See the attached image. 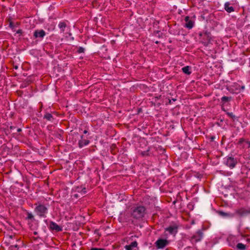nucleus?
Here are the masks:
<instances>
[{
    "label": "nucleus",
    "instance_id": "obj_14",
    "mask_svg": "<svg viewBox=\"0 0 250 250\" xmlns=\"http://www.w3.org/2000/svg\"><path fill=\"white\" fill-rule=\"evenodd\" d=\"M230 4L229 2H226L224 4V8L228 13H231L234 11V8L232 6H230Z\"/></svg>",
    "mask_w": 250,
    "mask_h": 250
},
{
    "label": "nucleus",
    "instance_id": "obj_27",
    "mask_svg": "<svg viewBox=\"0 0 250 250\" xmlns=\"http://www.w3.org/2000/svg\"><path fill=\"white\" fill-rule=\"evenodd\" d=\"M149 150H147V151H142L141 152V154L143 155V156H146V155H148V151Z\"/></svg>",
    "mask_w": 250,
    "mask_h": 250
},
{
    "label": "nucleus",
    "instance_id": "obj_26",
    "mask_svg": "<svg viewBox=\"0 0 250 250\" xmlns=\"http://www.w3.org/2000/svg\"><path fill=\"white\" fill-rule=\"evenodd\" d=\"M245 141H246V140L245 139H244L243 138H241L239 139L238 144L239 145H242V144L244 145V143H245Z\"/></svg>",
    "mask_w": 250,
    "mask_h": 250
},
{
    "label": "nucleus",
    "instance_id": "obj_17",
    "mask_svg": "<svg viewBox=\"0 0 250 250\" xmlns=\"http://www.w3.org/2000/svg\"><path fill=\"white\" fill-rule=\"evenodd\" d=\"M190 67L189 66H186L182 68L183 72L186 74L189 75L191 74V71H190Z\"/></svg>",
    "mask_w": 250,
    "mask_h": 250
},
{
    "label": "nucleus",
    "instance_id": "obj_13",
    "mask_svg": "<svg viewBox=\"0 0 250 250\" xmlns=\"http://www.w3.org/2000/svg\"><path fill=\"white\" fill-rule=\"evenodd\" d=\"M138 243L136 241H133L128 245H125V248L126 250H133L134 248L137 247Z\"/></svg>",
    "mask_w": 250,
    "mask_h": 250
},
{
    "label": "nucleus",
    "instance_id": "obj_34",
    "mask_svg": "<svg viewBox=\"0 0 250 250\" xmlns=\"http://www.w3.org/2000/svg\"><path fill=\"white\" fill-rule=\"evenodd\" d=\"M247 241L248 242H250V238H248V239H247Z\"/></svg>",
    "mask_w": 250,
    "mask_h": 250
},
{
    "label": "nucleus",
    "instance_id": "obj_8",
    "mask_svg": "<svg viewBox=\"0 0 250 250\" xmlns=\"http://www.w3.org/2000/svg\"><path fill=\"white\" fill-rule=\"evenodd\" d=\"M185 21L186 22L185 25L186 28L190 29L193 27L194 22L193 21L189 20L188 16H186L185 18Z\"/></svg>",
    "mask_w": 250,
    "mask_h": 250
},
{
    "label": "nucleus",
    "instance_id": "obj_21",
    "mask_svg": "<svg viewBox=\"0 0 250 250\" xmlns=\"http://www.w3.org/2000/svg\"><path fill=\"white\" fill-rule=\"evenodd\" d=\"M226 114L230 117L233 121H235L237 119V117L233 114L232 112H226Z\"/></svg>",
    "mask_w": 250,
    "mask_h": 250
},
{
    "label": "nucleus",
    "instance_id": "obj_18",
    "mask_svg": "<svg viewBox=\"0 0 250 250\" xmlns=\"http://www.w3.org/2000/svg\"><path fill=\"white\" fill-rule=\"evenodd\" d=\"M58 26L60 28V29H61V31L62 32H63L64 31V28L66 26V24L64 22L61 21L59 22V23L58 24Z\"/></svg>",
    "mask_w": 250,
    "mask_h": 250
},
{
    "label": "nucleus",
    "instance_id": "obj_24",
    "mask_svg": "<svg viewBox=\"0 0 250 250\" xmlns=\"http://www.w3.org/2000/svg\"><path fill=\"white\" fill-rule=\"evenodd\" d=\"M243 147H247L248 148H250V142L248 141H246L245 143L243 145Z\"/></svg>",
    "mask_w": 250,
    "mask_h": 250
},
{
    "label": "nucleus",
    "instance_id": "obj_5",
    "mask_svg": "<svg viewBox=\"0 0 250 250\" xmlns=\"http://www.w3.org/2000/svg\"><path fill=\"white\" fill-rule=\"evenodd\" d=\"M169 243L168 240L162 238L158 239L155 243L157 249H163Z\"/></svg>",
    "mask_w": 250,
    "mask_h": 250
},
{
    "label": "nucleus",
    "instance_id": "obj_6",
    "mask_svg": "<svg viewBox=\"0 0 250 250\" xmlns=\"http://www.w3.org/2000/svg\"><path fill=\"white\" fill-rule=\"evenodd\" d=\"M250 213V209H246L245 208H241L238 209H236L234 211L233 214L235 215H238L240 217H242L245 216L248 214Z\"/></svg>",
    "mask_w": 250,
    "mask_h": 250
},
{
    "label": "nucleus",
    "instance_id": "obj_9",
    "mask_svg": "<svg viewBox=\"0 0 250 250\" xmlns=\"http://www.w3.org/2000/svg\"><path fill=\"white\" fill-rule=\"evenodd\" d=\"M89 143V141L87 139L83 138V135L81 137V139L79 141L78 145L80 148H82Z\"/></svg>",
    "mask_w": 250,
    "mask_h": 250
},
{
    "label": "nucleus",
    "instance_id": "obj_4",
    "mask_svg": "<svg viewBox=\"0 0 250 250\" xmlns=\"http://www.w3.org/2000/svg\"><path fill=\"white\" fill-rule=\"evenodd\" d=\"M203 237V233L201 230H198L190 238L191 242L197 243L200 241Z\"/></svg>",
    "mask_w": 250,
    "mask_h": 250
},
{
    "label": "nucleus",
    "instance_id": "obj_11",
    "mask_svg": "<svg viewBox=\"0 0 250 250\" xmlns=\"http://www.w3.org/2000/svg\"><path fill=\"white\" fill-rule=\"evenodd\" d=\"M45 35V32L43 30H35L34 32V36L35 38L40 37L42 38Z\"/></svg>",
    "mask_w": 250,
    "mask_h": 250
},
{
    "label": "nucleus",
    "instance_id": "obj_29",
    "mask_svg": "<svg viewBox=\"0 0 250 250\" xmlns=\"http://www.w3.org/2000/svg\"><path fill=\"white\" fill-rule=\"evenodd\" d=\"M245 87L244 85H242V86L239 85L238 87H237V89L242 90H244L245 89Z\"/></svg>",
    "mask_w": 250,
    "mask_h": 250
},
{
    "label": "nucleus",
    "instance_id": "obj_30",
    "mask_svg": "<svg viewBox=\"0 0 250 250\" xmlns=\"http://www.w3.org/2000/svg\"><path fill=\"white\" fill-rule=\"evenodd\" d=\"M72 196L75 198H78L80 197L79 193H74Z\"/></svg>",
    "mask_w": 250,
    "mask_h": 250
},
{
    "label": "nucleus",
    "instance_id": "obj_36",
    "mask_svg": "<svg viewBox=\"0 0 250 250\" xmlns=\"http://www.w3.org/2000/svg\"><path fill=\"white\" fill-rule=\"evenodd\" d=\"M18 67L17 66H15V69H17V68H18Z\"/></svg>",
    "mask_w": 250,
    "mask_h": 250
},
{
    "label": "nucleus",
    "instance_id": "obj_19",
    "mask_svg": "<svg viewBox=\"0 0 250 250\" xmlns=\"http://www.w3.org/2000/svg\"><path fill=\"white\" fill-rule=\"evenodd\" d=\"M231 99V97H227V96H223L221 98V102L224 104L229 101Z\"/></svg>",
    "mask_w": 250,
    "mask_h": 250
},
{
    "label": "nucleus",
    "instance_id": "obj_25",
    "mask_svg": "<svg viewBox=\"0 0 250 250\" xmlns=\"http://www.w3.org/2000/svg\"><path fill=\"white\" fill-rule=\"evenodd\" d=\"M84 51V48H83V47H79L78 48V49L77 50V52L79 53H83Z\"/></svg>",
    "mask_w": 250,
    "mask_h": 250
},
{
    "label": "nucleus",
    "instance_id": "obj_20",
    "mask_svg": "<svg viewBox=\"0 0 250 250\" xmlns=\"http://www.w3.org/2000/svg\"><path fill=\"white\" fill-rule=\"evenodd\" d=\"M236 248L240 250H245L246 249V246L245 245H244L242 243H238L237 246Z\"/></svg>",
    "mask_w": 250,
    "mask_h": 250
},
{
    "label": "nucleus",
    "instance_id": "obj_15",
    "mask_svg": "<svg viewBox=\"0 0 250 250\" xmlns=\"http://www.w3.org/2000/svg\"><path fill=\"white\" fill-rule=\"evenodd\" d=\"M219 214L222 216L226 217L231 218V217H233L234 216V214H233V213L225 212L222 211L219 212Z\"/></svg>",
    "mask_w": 250,
    "mask_h": 250
},
{
    "label": "nucleus",
    "instance_id": "obj_22",
    "mask_svg": "<svg viewBox=\"0 0 250 250\" xmlns=\"http://www.w3.org/2000/svg\"><path fill=\"white\" fill-rule=\"evenodd\" d=\"M28 219L34 220V216L31 212L27 213V216L26 217Z\"/></svg>",
    "mask_w": 250,
    "mask_h": 250
},
{
    "label": "nucleus",
    "instance_id": "obj_1",
    "mask_svg": "<svg viewBox=\"0 0 250 250\" xmlns=\"http://www.w3.org/2000/svg\"><path fill=\"white\" fill-rule=\"evenodd\" d=\"M146 213L144 206H138L132 207L130 209L131 216L134 219L140 220L143 218Z\"/></svg>",
    "mask_w": 250,
    "mask_h": 250
},
{
    "label": "nucleus",
    "instance_id": "obj_28",
    "mask_svg": "<svg viewBox=\"0 0 250 250\" xmlns=\"http://www.w3.org/2000/svg\"><path fill=\"white\" fill-rule=\"evenodd\" d=\"M90 250H105L104 248H92Z\"/></svg>",
    "mask_w": 250,
    "mask_h": 250
},
{
    "label": "nucleus",
    "instance_id": "obj_7",
    "mask_svg": "<svg viewBox=\"0 0 250 250\" xmlns=\"http://www.w3.org/2000/svg\"><path fill=\"white\" fill-rule=\"evenodd\" d=\"M178 227L176 226H170L165 229V231H167L170 234L175 235L178 232Z\"/></svg>",
    "mask_w": 250,
    "mask_h": 250
},
{
    "label": "nucleus",
    "instance_id": "obj_10",
    "mask_svg": "<svg viewBox=\"0 0 250 250\" xmlns=\"http://www.w3.org/2000/svg\"><path fill=\"white\" fill-rule=\"evenodd\" d=\"M49 226L52 230H56V231H60L62 230L61 227L53 221L50 222Z\"/></svg>",
    "mask_w": 250,
    "mask_h": 250
},
{
    "label": "nucleus",
    "instance_id": "obj_2",
    "mask_svg": "<svg viewBox=\"0 0 250 250\" xmlns=\"http://www.w3.org/2000/svg\"><path fill=\"white\" fill-rule=\"evenodd\" d=\"M36 208L34 209V211L37 215L41 218L46 217V214L48 213V208L46 206L41 203L35 204Z\"/></svg>",
    "mask_w": 250,
    "mask_h": 250
},
{
    "label": "nucleus",
    "instance_id": "obj_35",
    "mask_svg": "<svg viewBox=\"0 0 250 250\" xmlns=\"http://www.w3.org/2000/svg\"><path fill=\"white\" fill-rule=\"evenodd\" d=\"M34 234L35 235H37V234H38V233H37V232L35 231V232H34Z\"/></svg>",
    "mask_w": 250,
    "mask_h": 250
},
{
    "label": "nucleus",
    "instance_id": "obj_32",
    "mask_svg": "<svg viewBox=\"0 0 250 250\" xmlns=\"http://www.w3.org/2000/svg\"><path fill=\"white\" fill-rule=\"evenodd\" d=\"M87 132H88L87 130H84L83 131V134H85L87 133Z\"/></svg>",
    "mask_w": 250,
    "mask_h": 250
},
{
    "label": "nucleus",
    "instance_id": "obj_31",
    "mask_svg": "<svg viewBox=\"0 0 250 250\" xmlns=\"http://www.w3.org/2000/svg\"><path fill=\"white\" fill-rule=\"evenodd\" d=\"M11 247L12 248H18V249H19V246H18V245H12V246H11Z\"/></svg>",
    "mask_w": 250,
    "mask_h": 250
},
{
    "label": "nucleus",
    "instance_id": "obj_33",
    "mask_svg": "<svg viewBox=\"0 0 250 250\" xmlns=\"http://www.w3.org/2000/svg\"><path fill=\"white\" fill-rule=\"evenodd\" d=\"M21 130V128H19V129H18V132H20Z\"/></svg>",
    "mask_w": 250,
    "mask_h": 250
},
{
    "label": "nucleus",
    "instance_id": "obj_3",
    "mask_svg": "<svg viewBox=\"0 0 250 250\" xmlns=\"http://www.w3.org/2000/svg\"><path fill=\"white\" fill-rule=\"evenodd\" d=\"M237 163V161L233 157H227L225 158L224 164L230 168H233Z\"/></svg>",
    "mask_w": 250,
    "mask_h": 250
},
{
    "label": "nucleus",
    "instance_id": "obj_16",
    "mask_svg": "<svg viewBox=\"0 0 250 250\" xmlns=\"http://www.w3.org/2000/svg\"><path fill=\"white\" fill-rule=\"evenodd\" d=\"M43 118L49 121H52L54 119L52 115L49 113H46L43 116Z\"/></svg>",
    "mask_w": 250,
    "mask_h": 250
},
{
    "label": "nucleus",
    "instance_id": "obj_23",
    "mask_svg": "<svg viewBox=\"0 0 250 250\" xmlns=\"http://www.w3.org/2000/svg\"><path fill=\"white\" fill-rule=\"evenodd\" d=\"M55 28V25L54 24L52 23L50 25V27L47 28L48 30L49 31H53Z\"/></svg>",
    "mask_w": 250,
    "mask_h": 250
},
{
    "label": "nucleus",
    "instance_id": "obj_12",
    "mask_svg": "<svg viewBox=\"0 0 250 250\" xmlns=\"http://www.w3.org/2000/svg\"><path fill=\"white\" fill-rule=\"evenodd\" d=\"M74 191L81 194L82 196L86 193V189L82 186L77 187L75 188Z\"/></svg>",
    "mask_w": 250,
    "mask_h": 250
},
{
    "label": "nucleus",
    "instance_id": "obj_37",
    "mask_svg": "<svg viewBox=\"0 0 250 250\" xmlns=\"http://www.w3.org/2000/svg\"><path fill=\"white\" fill-rule=\"evenodd\" d=\"M155 42H156V43H158L159 42L158 41H157Z\"/></svg>",
    "mask_w": 250,
    "mask_h": 250
}]
</instances>
